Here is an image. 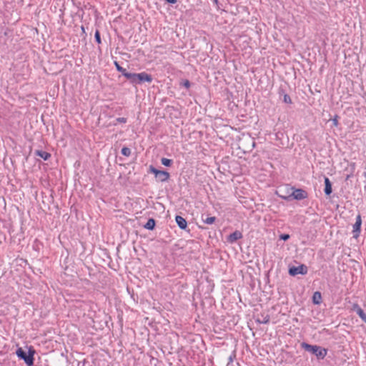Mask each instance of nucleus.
I'll return each instance as SVG.
<instances>
[{"instance_id":"f257e3e1","label":"nucleus","mask_w":366,"mask_h":366,"mask_svg":"<svg viewBox=\"0 0 366 366\" xmlns=\"http://www.w3.org/2000/svg\"><path fill=\"white\" fill-rule=\"evenodd\" d=\"M301 346L306 351L315 355L317 358L323 359L327 355V350L320 346L311 345L305 342L302 343Z\"/></svg>"},{"instance_id":"f03ea898","label":"nucleus","mask_w":366,"mask_h":366,"mask_svg":"<svg viewBox=\"0 0 366 366\" xmlns=\"http://www.w3.org/2000/svg\"><path fill=\"white\" fill-rule=\"evenodd\" d=\"M149 172L154 174V177L158 182H165L169 177V174L167 172L159 170L153 166L149 167Z\"/></svg>"},{"instance_id":"7ed1b4c3","label":"nucleus","mask_w":366,"mask_h":366,"mask_svg":"<svg viewBox=\"0 0 366 366\" xmlns=\"http://www.w3.org/2000/svg\"><path fill=\"white\" fill-rule=\"evenodd\" d=\"M16 355L24 360V362L28 365H32L33 363H34V358H33V353L31 354H29V355H26V353L22 350V348L19 347L16 352Z\"/></svg>"},{"instance_id":"20e7f679","label":"nucleus","mask_w":366,"mask_h":366,"mask_svg":"<svg viewBox=\"0 0 366 366\" xmlns=\"http://www.w3.org/2000/svg\"><path fill=\"white\" fill-rule=\"evenodd\" d=\"M307 272V267L305 264H301L297 267H292L289 269V274L292 276L297 274H305Z\"/></svg>"},{"instance_id":"39448f33","label":"nucleus","mask_w":366,"mask_h":366,"mask_svg":"<svg viewBox=\"0 0 366 366\" xmlns=\"http://www.w3.org/2000/svg\"><path fill=\"white\" fill-rule=\"evenodd\" d=\"M152 80V79L150 75L147 74L145 72H142L139 74H135L133 83L137 84L143 81L151 82Z\"/></svg>"},{"instance_id":"423d86ee","label":"nucleus","mask_w":366,"mask_h":366,"mask_svg":"<svg viewBox=\"0 0 366 366\" xmlns=\"http://www.w3.org/2000/svg\"><path fill=\"white\" fill-rule=\"evenodd\" d=\"M242 238V234L239 231H235L227 237V241L229 243H234L238 239Z\"/></svg>"},{"instance_id":"0eeeda50","label":"nucleus","mask_w":366,"mask_h":366,"mask_svg":"<svg viewBox=\"0 0 366 366\" xmlns=\"http://www.w3.org/2000/svg\"><path fill=\"white\" fill-rule=\"evenodd\" d=\"M362 224V219L360 215H357L356 217V222L355 224L353 225V232L359 234L360 231V227ZM358 234L355 235V237H357Z\"/></svg>"},{"instance_id":"6e6552de","label":"nucleus","mask_w":366,"mask_h":366,"mask_svg":"<svg viewBox=\"0 0 366 366\" xmlns=\"http://www.w3.org/2000/svg\"><path fill=\"white\" fill-rule=\"evenodd\" d=\"M176 222L180 229H184L187 228V223L184 218L181 216L176 217Z\"/></svg>"},{"instance_id":"1a4fd4ad","label":"nucleus","mask_w":366,"mask_h":366,"mask_svg":"<svg viewBox=\"0 0 366 366\" xmlns=\"http://www.w3.org/2000/svg\"><path fill=\"white\" fill-rule=\"evenodd\" d=\"M325 193L327 195H330L332 193V184L330 179L327 177H325Z\"/></svg>"},{"instance_id":"9d476101","label":"nucleus","mask_w":366,"mask_h":366,"mask_svg":"<svg viewBox=\"0 0 366 366\" xmlns=\"http://www.w3.org/2000/svg\"><path fill=\"white\" fill-rule=\"evenodd\" d=\"M293 196L296 199H302L305 197V192L302 189H296L293 192Z\"/></svg>"},{"instance_id":"9b49d317","label":"nucleus","mask_w":366,"mask_h":366,"mask_svg":"<svg viewBox=\"0 0 366 366\" xmlns=\"http://www.w3.org/2000/svg\"><path fill=\"white\" fill-rule=\"evenodd\" d=\"M322 299L321 293L320 292H315L312 297V300L315 304H320Z\"/></svg>"},{"instance_id":"f8f14e48","label":"nucleus","mask_w":366,"mask_h":366,"mask_svg":"<svg viewBox=\"0 0 366 366\" xmlns=\"http://www.w3.org/2000/svg\"><path fill=\"white\" fill-rule=\"evenodd\" d=\"M36 153L39 157L44 159V160H46L47 159L50 158L51 156L49 153L44 151L37 150Z\"/></svg>"},{"instance_id":"ddd939ff","label":"nucleus","mask_w":366,"mask_h":366,"mask_svg":"<svg viewBox=\"0 0 366 366\" xmlns=\"http://www.w3.org/2000/svg\"><path fill=\"white\" fill-rule=\"evenodd\" d=\"M155 226V221L153 219H149L146 224L144 225V227L147 229H153Z\"/></svg>"},{"instance_id":"4468645a","label":"nucleus","mask_w":366,"mask_h":366,"mask_svg":"<svg viewBox=\"0 0 366 366\" xmlns=\"http://www.w3.org/2000/svg\"><path fill=\"white\" fill-rule=\"evenodd\" d=\"M123 75L127 77L128 79H129L132 83L134 81V77L135 74L134 73H128L126 71L123 72Z\"/></svg>"},{"instance_id":"2eb2a0df","label":"nucleus","mask_w":366,"mask_h":366,"mask_svg":"<svg viewBox=\"0 0 366 366\" xmlns=\"http://www.w3.org/2000/svg\"><path fill=\"white\" fill-rule=\"evenodd\" d=\"M357 314L362 319V320L366 323V315L365 314L364 311L362 309L357 310Z\"/></svg>"},{"instance_id":"dca6fc26","label":"nucleus","mask_w":366,"mask_h":366,"mask_svg":"<svg viewBox=\"0 0 366 366\" xmlns=\"http://www.w3.org/2000/svg\"><path fill=\"white\" fill-rule=\"evenodd\" d=\"M262 319H257V321L259 322L260 323L267 324L269 322V317L268 315H262Z\"/></svg>"},{"instance_id":"f3484780","label":"nucleus","mask_w":366,"mask_h":366,"mask_svg":"<svg viewBox=\"0 0 366 366\" xmlns=\"http://www.w3.org/2000/svg\"><path fill=\"white\" fill-rule=\"evenodd\" d=\"M214 221H215L214 217H207L205 219H204V222L207 224H212L214 222Z\"/></svg>"},{"instance_id":"a211bd4d","label":"nucleus","mask_w":366,"mask_h":366,"mask_svg":"<svg viewBox=\"0 0 366 366\" xmlns=\"http://www.w3.org/2000/svg\"><path fill=\"white\" fill-rule=\"evenodd\" d=\"M122 153L125 156V157H129L130 153H131V150L129 148H127V147H124L122 148Z\"/></svg>"},{"instance_id":"6ab92c4d","label":"nucleus","mask_w":366,"mask_h":366,"mask_svg":"<svg viewBox=\"0 0 366 366\" xmlns=\"http://www.w3.org/2000/svg\"><path fill=\"white\" fill-rule=\"evenodd\" d=\"M95 39L98 44L101 43V38H100V34L99 31H97L95 32Z\"/></svg>"},{"instance_id":"aec40b11","label":"nucleus","mask_w":366,"mask_h":366,"mask_svg":"<svg viewBox=\"0 0 366 366\" xmlns=\"http://www.w3.org/2000/svg\"><path fill=\"white\" fill-rule=\"evenodd\" d=\"M280 237L281 239H282L284 241H286V240L289 239L290 235L287 234H282L280 235Z\"/></svg>"},{"instance_id":"412c9836","label":"nucleus","mask_w":366,"mask_h":366,"mask_svg":"<svg viewBox=\"0 0 366 366\" xmlns=\"http://www.w3.org/2000/svg\"><path fill=\"white\" fill-rule=\"evenodd\" d=\"M181 84H182V85H183L184 86H185L187 88H189L190 86V83L188 80H184Z\"/></svg>"},{"instance_id":"4be33fe9","label":"nucleus","mask_w":366,"mask_h":366,"mask_svg":"<svg viewBox=\"0 0 366 366\" xmlns=\"http://www.w3.org/2000/svg\"><path fill=\"white\" fill-rule=\"evenodd\" d=\"M284 101H285V102L289 103V104H290L292 102L291 99L288 95H285Z\"/></svg>"},{"instance_id":"5701e85b","label":"nucleus","mask_w":366,"mask_h":366,"mask_svg":"<svg viewBox=\"0 0 366 366\" xmlns=\"http://www.w3.org/2000/svg\"><path fill=\"white\" fill-rule=\"evenodd\" d=\"M360 309H361L360 307L357 304H354L352 305V310L353 311L356 312H357V310H360Z\"/></svg>"},{"instance_id":"b1692460","label":"nucleus","mask_w":366,"mask_h":366,"mask_svg":"<svg viewBox=\"0 0 366 366\" xmlns=\"http://www.w3.org/2000/svg\"><path fill=\"white\" fill-rule=\"evenodd\" d=\"M115 65H116V67H117V69L119 71H122V73L125 71V69H124L122 67H121L117 62H115Z\"/></svg>"},{"instance_id":"393cba45","label":"nucleus","mask_w":366,"mask_h":366,"mask_svg":"<svg viewBox=\"0 0 366 366\" xmlns=\"http://www.w3.org/2000/svg\"><path fill=\"white\" fill-rule=\"evenodd\" d=\"M332 122H333V124L337 127L338 125V119H337V117H335L333 119H332Z\"/></svg>"},{"instance_id":"a878e982","label":"nucleus","mask_w":366,"mask_h":366,"mask_svg":"<svg viewBox=\"0 0 366 366\" xmlns=\"http://www.w3.org/2000/svg\"><path fill=\"white\" fill-rule=\"evenodd\" d=\"M171 162H162V164L166 167H169L171 166Z\"/></svg>"},{"instance_id":"bb28decb","label":"nucleus","mask_w":366,"mask_h":366,"mask_svg":"<svg viewBox=\"0 0 366 366\" xmlns=\"http://www.w3.org/2000/svg\"><path fill=\"white\" fill-rule=\"evenodd\" d=\"M166 1L170 4H175L177 2V0H166Z\"/></svg>"},{"instance_id":"cd10ccee","label":"nucleus","mask_w":366,"mask_h":366,"mask_svg":"<svg viewBox=\"0 0 366 366\" xmlns=\"http://www.w3.org/2000/svg\"><path fill=\"white\" fill-rule=\"evenodd\" d=\"M117 120L119 122H126V119L124 118H119Z\"/></svg>"},{"instance_id":"c85d7f7f","label":"nucleus","mask_w":366,"mask_h":366,"mask_svg":"<svg viewBox=\"0 0 366 366\" xmlns=\"http://www.w3.org/2000/svg\"><path fill=\"white\" fill-rule=\"evenodd\" d=\"M162 160L166 161V160H169V159H166V158H162Z\"/></svg>"},{"instance_id":"c756f323","label":"nucleus","mask_w":366,"mask_h":366,"mask_svg":"<svg viewBox=\"0 0 366 366\" xmlns=\"http://www.w3.org/2000/svg\"><path fill=\"white\" fill-rule=\"evenodd\" d=\"M81 31L84 32V28L83 26H81Z\"/></svg>"}]
</instances>
